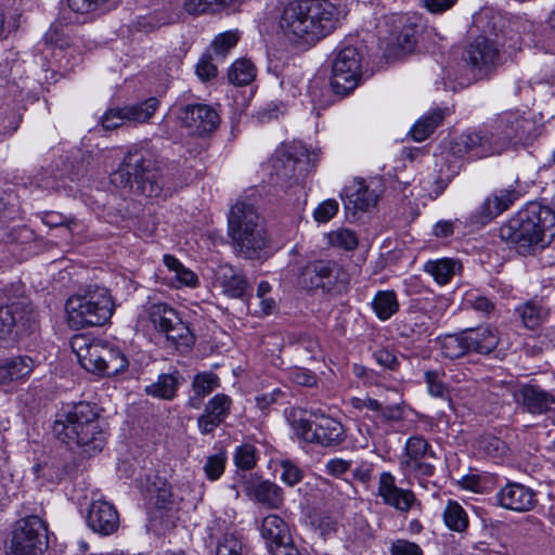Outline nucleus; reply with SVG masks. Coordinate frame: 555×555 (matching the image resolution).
Segmentation results:
<instances>
[{"label": "nucleus", "instance_id": "f257e3e1", "mask_svg": "<svg viewBox=\"0 0 555 555\" xmlns=\"http://www.w3.org/2000/svg\"><path fill=\"white\" fill-rule=\"evenodd\" d=\"M534 122L519 111H505L489 122L468 129L450 143V152L459 157L480 159L500 155L524 145L534 137Z\"/></svg>", "mask_w": 555, "mask_h": 555}, {"label": "nucleus", "instance_id": "f03ea898", "mask_svg": "<svg viewBox=\"0 0 555 555\" xmlns=\"http://www.w3.org/2000/svg\"><path fill=\"white\" fill-rule=\"evenodd\" d=\"M338 21L339 10L332 2L298 0L284 7L279 27L287 40L296 44L311 46L331 34Z\"/></svg>", "mask_w": 555, "mask_h": 555}, {"label": "nucleus", "instance_id": "7ed1b4c3", "mask_svg": "<svg viewBox=\"0 0 555 555\" xmlns=\"http://www.w3.org/2000/svg\"><path fill=\"white\" fill-rule=\"evenodd\" d=\"M555 235V212L539 203H529L500 228V236L521 255L547 245Z\"/></svg>", "mask_w": 555, "mask_h": 555}, {"label": "nucleus", "instance_id": "20e7f679", "mask_svg": "<svg viewBox=\"0 0 555 555\" xmlns=\"http://www.w3.org/2000/svg\"><path fill=\"white\" fill-rule=\"evenodd\" d=\"M98 416L94 404L76 403L57 415L53 433L64 443L81 447L87 453L101 451L106 438L99 425Z\"/></svg>", "mask_w": 555, "mask_h": 555}, {"label": "nucleus", "instance_id": "39448f33", "mask_svg": "<svg viewBox=\"0 0 555 555\" xmlns=\"http://www.w3.org/2000/svg\"><path fill=\"white\" fill-rule=\"evenodd\" d=\"M228 232L235 250L248 259H259L266 254L267 234L263 220L254 206L236 202L228 219Z\"/></svg>", "mask_w": 555, "mask_h": 555}, {"label": "nucleus", "instance_id": "423d86ee", "mask_svg": "<svg viewBox=\"0 0 555 555\" xmlns=\"http://www.w3.org/2000/svg\"><path fill=\"white\" fill-rule=\"evenodd\" d=\"M114 309V301L107 288L88 287L66 300V321L74 330L102 326L109 321Z\"/></svg>", "mask_w": 555, "mask_h": 555}, {"label": "nucleus", "instance_id": "0eeeda50", "mask_svg": "<svg viewBox=\"0 0 555 555\" xmlns=\"http://www.w3.org/2000/svg\"><path fill=\"white\" fill-rule=\"evenodd\" d=\"M109 181L118 189H132L135 183L137 192L146 197H158L163 191L155 160L141 151L128 152Z\"/></svg>", "mask_w": 555, "mask_h": 555}, {"label": "nucleus", "instance_id": "6e6552de", "mask_svg": "<svg viewBox=\"0 0 555 555\" xmlns=\"http://www.w3.org/2000/svg\"><path fill=\"white\" fill-rule=\"evenodd\" d=\"M70 347L79 364L99 376L118 375L125 372L129 364L119 348L86 335L73 336Z\"/></svg>", "mask_w": 555, "mask_h": 555}, {"label": "nucleus", "instance_id": "1a4fd4ad", "mask_svg": "<svg viewBox=\"0 0 555 555\" xmlns=\"http://www.w3.org/2000/svg\"><path fill=\"white\" fill-rule=\"evenodd\" d=\"M138 325L164 336L178 349H188L195 343V335L189 324L181 320L173 307L165 302H150L144 306Z\"/></svg>", "mask_w": 555, "mask_h": 555}, {"label": "nucleus", "instance_id": "9d476101", "mask_svg": "<svg viewBox=\"0 0 555 555\" xmlns=\"http://www.w3.org/2000/svg\"><path fill=\"white\" fill-rule=\"evenodd\" d=\"M362 56L354 47L340 49L332 64L331 88L336 94H348L360 81Z\"/></svg>", "mask_w": 555, "mask_h": 555}, {"label": "nucleus", "instance_id": "9b49d317", "mask_svg": "<svg viewBox=\"0 0 555 555\" xmlns=\"http://www.w3.org/2000/svg\"><path fill=\"white\" fill-rule=\"evenodd\" d=\"M272 166L279 179L297 183L312 170L313 162L305 145L294 143L278 153Z\"/></svg>", "mask_w": 555, "mask_h": 555}, {"label": "nucleus", "instance_id": "f8f14e48", "mask_svg": "<svg viewBox=\"0 0 555 555\" xmlns=\"http://www.w3.org/2000/svg\"><path fill=\"white\" fill-rule=\"evenodd\" d=\"M433 451L422 436L410 437L404 451L400 455L399 467L405 476L429 477L435 473V466L429 462Z\"/></svg>", "mask_w": 555, "mask_h": 555}, {"label": "nucleus", "instance_id": "ddd939ff", "mask_svg": "<svg viewBox=\"0 0 555 555\" xmlns=\"http://www.w3.org/2000/svg\"><path fill=\"white\" fill-rule=\"evenodd\" d=\"M42 528V522L37 516L18 520L12 531L7 555H40Z\"/></svg>", "mask_w": 555, "mask_h": 555}, {"label": "nucleus", "instance_id": "4468645a", "mask_svg": "<svg viewBox=\"0 0 555 555\" xmlns=\"http://www.w3.org/2000/svg\"><path fill=\"white\" fill-rule=\"evenodd\" d=\"M465 61L476 76L486 77L501 64L499 44L493 39L479 36L467 46Z\"/></svg>", "mask_w": 555, "mask_h": 555}, {"label": "nucleus", "instance_id": "2eb2a0df", "mask_svg": "<svg viewBox=\"0 0 555 555\" xmlns=\"http://www.w3.org/2000/svg\"><path fill=\"white\" fill-rule=\"evenodd\" d=\"M36 326V315L31 308L22 302L0 307V338L26 336Z\"/></svg>", "mask_w": 555, "mask_h": 555}, {"label": "nucleus", "instance_id": "dca6fc26", "mask_svg": "<svg viewBox=\"0 0 555 555\" xmlns=\"http://www.w3.org/2000/svg\"><path fill=\"white\" fill-rule=\"evenodd\" d=\"M304 438L324 447H332L345 440V429L340 422L326 415L315 416L312 422L300 421Z\"/></svg>", "mask_w": 555, "mask_h": 555}, {"label": "nucleus", "instance_id": "f3484780", "mask_svg": "<svg viewBox=\"0 0 555 555\" xmlns=\"http://www.w3.org/2000/svg\"><path fill=\"white\" fill-rule=\"evenodd\" d=\"M179 119L191 134L205 135L212 132L219 122L217 112L206 104H191L179 113Z\"/></svg>", "mask_w": 555, "mask_h": 555}, {"label": "nucleus", "instance_id": "a211bd4d", "mask_svg": "<svg viewBox=\"0 0 555 555\" xmlns=\"http://www.w3.org/2000/svg\"><path fill=\"white\" fill-rule=\"evenodd\" d=\"M374 184L373 181L366 183L363 179H354L340 194L345 207L360 211L374 207L379 198V185Z\"/></svg>", "mask_w": 555, "mask_h": 555}, {"label": "nucleus", "instance_id": "6ab92c4d", "mask_svg": "<svg viewBox=\"0 0 555 555\" xmlns=\"http://www.w3.org/2000/svg\"><path fill=\"white\" fill-rule=\"evenodd\" d=\"M232 399L225 393H217L205 404L203 413L197 418L198 430L203 435L212 433L230 415Z\"/></svg>", "mask_w": 555, "mask_h": 555}, {"label": "nucleus", "instance_id": "aec40b11", "mask_svg": "<svg viewBox=\"0 0 555 555\" xmlns=\"http://www.w3.org/2000/svg\"><path fill=\"white\" fill-rule=\"evenodd\" d=\"M500 506L515 512H527L537 504L534 491L518 482H508L495 494Z\"/></svg>", "mask_w": 555, "mask_h": 555}, {"label": "nucleus", "instance_id": "412c9836", "mask_svg": "<svg viewBox=\"0 0 555 555\" xmlns=\"http://www.w3.org/2000/svg\"><path fill=\"white\" fill-rule=\"evenodd\" d=\"M87 522L92 531L109 535L117 530L119 516L113 504L104 500H95L88 509Z\"/></svg>", "mask_w": 555, "mask_h": 555}, {"label": "nucleus", "instance_id": "4be33fe9", "mask_svg": "<svg viewBox=\"0 0 555 555\" xmlns=\"http://www.w3.org/2000/svg\"><path fill=\"white\" fill-rule=\"evenodd\" d=\"M378 494L385 504L403 513L410 511L416 500L411 490L397 487L395 477L388 472L379 476Z\"/></svg>", "mask_w": 555, "mask_h": 555}, {"label": "nucleus", "instance_id": "5701e85b", "mask_svg": "<svg viewBox=\"0 0 555 555\" xmlns=\"http://www.w3.org/2000/svg\"><path fill=\"white\" fill-rule=\"evenodd\" d=\"M260 532L271 553L292 542L287 524L275 514H270L262 519Z\"/></svg>", "mask_w": 555, "mask_h": 555}, {"label": "nucleus", "instance_id": "b1692460", "mask_svg": "<svg viewBox=\"0 0 555 555\" xmlns=\"http://www.w3.org/2000/svg\"><path fill=\"white\" fill-rule=\"evenodd\" d=\"M337 269L334 262L318 260L307 264L299 278V284L305 288H326L333 284L332 275Z\"/></svg>", "mask_w": 555, "mask_h": 555}, {"label": "nucleus", "instance_id": "393cba45", "mask_svg": "<svg viewBox=\"0 0 555 555\" xmlns=\"http://www.w3.org/2000/svg\"><path fill=\"white\" fill-rule=\"evenodd\" d=\"M520 402L531 414H543L555 405V395L535 385H524L519 390Z\"/></svg>", "mask_w": 555, "mask_h": 555}, {"label": "nucleus", "instance_id": "a878e982", "mask_svg": "<svg viewBox=\"0 0 555 555\" xmlns=\"http://www.w3.org/2000/svg\"><path fill=\"white\" fill-rule=\"evenodd\" d=\"M36 362L28 356H16L0 361V384H9L28 378Z\"/></svg>", "mask_w": 555, "mask_h": 555}, {"label": "nucleus", "instance_id": "bb28decb", "mask_svg": "<svg viewBox=\"0 0 555 555\" xmlns=\"http://www.w3.org/2000/svg\"><path fill=\"white\" fill-rule=\"evenodd\" d=\"M469 352L488 354L492 352L499 344V333L494 328L480 326L465 330Z\"/></svg>", "mask_w": 555, "mask_h": 555}, {"label": "nucleus", "instance_id": "cd10ccee", "mask_svg": "<svg viewBox=\"0 0 555 555\" xmlns=\"http://www.w3.org/2000/svg\"><path fill=\"white\" fill-rule=\"evenodd\" d=\"M516 197V192L512 190H500L488 196L479 207L480 221L485 223L496 217L506 210Z\"/></svg>", "mask_w": 555, "mask_h": 555}, {"label": "nucleus", "instance_id": "c85d7f7f", "mask_svg": "<svg viewBox=\"0 0 555 555\" xmlns=\"http://www.w3.org/2000/svg\"><path fill=\"white\" fill-rule=\"evenodd\" d=\"M246 490L253 499L270 508H280L284 503L283 489L272 481L262 480Z\"/></svg>", "mask_w": 555, "mask_h": 555}, {"label": "nucleus", "instance_id": "c756f323", "mask_svg": "<svg viewBox=\"0 0 555 555\" xmlns=\"http://www.w3.org/2000/svg\"><path fill=\"white\" fill-rule=\"evenodd\" d=\"M462 269V264L453 258H439L428 260L423 270L428 273L439 285H446Z\"/></svg>", "mask_w": 555, "mask_h": 555}, {"label": "nucleus", "instance_id": "7c9ffc66", "mask_svg": "<svg viewBox=\"0 0 555 555\" xmlns=\"http://www.w3.org/2000/svg\"><path fill=\"white\" fill-rule=\"evenodd\" d=\"M371 307L375 317L385 322L399 311L400 304L395 291L385 289L375 293L371 300Z\"/></svg>", "mask_w": 555, "mask_h": 555}, {"label": "nucleus", "instance_id": "2f4dec72", "mask_svg": "<svg viewBox=\"0 0 555 555\" xmlns=\"http://www.w3.org/2000/svg\"><path fill=\"white\" fill-rule=\"evenodd\" d=\"M219 377L214 373H199L192 382L193 395L188 400L189 406L198 410L202 406L204 397L211 393L219 387Z\"/></svg>", "mask_w": 555, "mask_h": 555}, {"label": "nucleus", "instance_id": "473e14b6", "mask_svg": "<svg viewBox=\"0 0 555 555\" xmlns=\"http://www.w3.org/2000/svg\"><path fill=\"white\" fill-rule=\"evenodd\" d=\"M440 354L444 359L455 360L469 352L465 331L457 334H446L437 338Z\"/></svg>", "mask_w": 555, "mask_h": 555}, {"label": "nucleus", "instance_id": "72a5a7b5", "mask_svg": "<svg viewBox=\"0 0 555 555\" xmlns=\"http://www.w3.org/2000/svg\"><path fill=\"white\" fill-rule=\"evenodd\" d=\"M165 267L169 272L173 273L170 285L180 288L183 286L195 287L198 284L197 275L184 267L183 263L172 255H165L163 258Z\"/></svg>", "mask_w": 555, "mask_h": 555}, {"label": "nucleus", "instance_id": "f704fd0d", "mask_svg": "<svg viewBox=\"0 0 555 555\" xmlns=\"http://www.w3.org/2000/svg\"><path fill=\"white\" fill-rule=\"evenodd\" d=\"M218 282L222 292L232 298H241L247 291L248 283L232 267H222L218 273Z\"/></svg>", "mask_w": 555, "mask_h": 555}, {"label": "nucleus", "instance_id": "c9c22d12", "mask_svg": "<svg viewBox=\"0 0 555 555\" xmlns=\"http://www.w3.org/2000/svg\"><path fill=\"white\" fill-rule=\"evenodd\" d=\"M444 117V111L437 108L428 112L420 118L411 129V135L414 141L422 142L427 139L434 130L440 125Z\"/></svg>", "mask_w": 555, "mask_h": 555}, {"label": "nucleus", "instance_id": "e433bc0d", "mask_svg": "<svg viewBox=\"0 0 555 555\" xmlns=\"http://www.w3.org/2000/svg\"><path fill=\"white\" fill-rule=\"evenodd\" d=\"M415 30L412 26H404L388 44L387 53L391 57L403 56L414 50Z\"/></svg>", "mask_w": 555, "mask_h": 555}, {"label": "nucleus", "instance_id": "4c0bfd02", "mask_svg": "<svg viewBox=\"0 0 555 555\" xmlns=\"http://www.w3.org/2000/svg\"><path fill=\"white\" fill-rule=\"evenodd\" d=\"M426 314L416 310H408L397 322V331L402 337H411L427 330Z\"/></svg>", "mask_w": 555, "mask_h": 555}, {"label": "nucleus", "instance_id": "58836bf2", "mask_svg": "<svg viewBox=\"0 0 555 555\" xmlns=\"http://www.w3.org/2000/svg\"><path fill=\"white\" fill-rule=\"evenodd\" d=\"M178 384L175 374H160L156 382L145 387V392L154 398L170 400L176 396Z\"/></svg>", "mask_w": 555, "mask_h": 555}, {"label": "nucleus", "instance_id": "ea45409f", "mask_svg": "<svg viewBox=\"0 0 555 555\" xmlns=\"http://www.w3.org/2000/svg\"><path fill=\"white\" fill-rule=\"evenodd\" d=\"M124 107L129 124H143L154 115L158 107V100L150 98L143 102L125 105Z\"/></svg>", "mask_w": 555, "mask_h": 555}, {"label": "nucleus", "instance_id": "a19ab883", "mask_svg": "<svg viewBox=\"0 0 555 555\" xmlns=\"http://www.w3.org/2000/svg\"><path fill=\"white\" fill-rule=\"evenodd\" d=\"M446 526L456 532H463L468 527V516L464 508L453 500H449L443 511Z\"/></svg>", "mask_w": 555, "mask_h": 555}, {"label": "nucleus", "instance_id": "79ce46f5", "mask_svg": "<svg viewBox=\"0 0 555 555\" xmlns=\"http://www.w3.org/2000/svg\"><path fill=\"white\" fill-rule=\"evenodd\" d=\"M228 77L233 85H249L256 77V67L249 60L238 59L229 68Z\"/></svg>", "mask_w": 555, "mask_h": 555}, {"label": "nucleus", "instance_id": "37998d69", "mask_svg": "<svg viewBox=\"0 0 555 555\" xmlns=\"http://www.w3.org/2000/svg\"><path fill=\"white\" fill-rule=\"evenodd\" d=\"M119 3V0H67V5L76 14H90L109 11Z\"/></svg>", "mask_w": 555, "mask_h": 555}, {"label": "nucleus", "instance_id": "c03bdc74", "mask_svg": "<svg viewBox=\"0 0 555 555\" xmlns=\"http://www.w3.org/2000/svg\"><path fill=\"white\" fill-rule=\"evenodd\" d=\"M478 451L493 460H502L508 453L507 444L499 437L486 435L477 441Z\"/></svg>", "mask_w": 555, "mask_h": 555}, {"label": "nucleus", "instance_id": "a18cd8bd", "mask_svg": "<svg viewBox=\"0 0 555 555\" xmlns=\"http://www.w3.org/2000/svg\"><path fill=\"white\" fill-rule=\"evenodd\" d=\"M236 0H184L183 9L192 15L215 12L233 4Z\"/></svg>", "mask_w": 555, "mask_h": 555}, {"label": "nucleus", "instance_id": "49530a36", "mask_svg": "<svg viewBox=\"0 0 555 555\" xmlns=\"http://www.w3.org/2000/svg\"><path fill=\"white\" fill-rule=\"evenodd\" d=\"M522 324L530 330L537 328L545 319V310L533 301H528L517 309Z\"/></svg>", "mask_w": 555, "mask_h": 555}, {"label": "nucleus", "instance_id": "de8ad7c7", "mask_svg": "<svg viewBox=\"0 0 555 555\" xmlns=\"http://www.w3.org/2000/svg\"><path fill=\"white\" fill-rule=\"evenodd\" d=\"M444 372L439 370H428L424 373V380L427 391L435 398H448L449 386L443 382Z\"/></svg>", "mask_w": 555, "mask_h": 555}, {"label": "nucleus", "instance_id": "09e8293b", "mask_svg": "<svg viewBox=\"0 0 555 555\" xmlns=\"http://www.w3.org/2000/svg\"><path fill=\"white\" fill-rule=\"evenodd\" d=\"M326 237L330 245L345 250H353L358 246V236L350 229L333 230L326 234Z\"/></svg>", "mask_w": 555, "mask_h": 555}, {"label": "nucleus", "instance_id": "8fccbe9b", "mask_svg": "<svg viewBox=\"0 0 555 555\" xmlns=\"http://www.w3.org/2000/svg\"><path fill=\"white\" fill-rule=\"evenodd\" d=\"M238 38V33L233 30H228L216 36L211 41V48L215 54L224 57L227 53L237 44Z\"/></svg>", "mask_w": 555, "mask_h": 555}, {"label": "nucleus", "instance_id": "3c124183", "mask_svg": "<svg viewBox=\"0 0 555 555\" xmlns=\"http://www.w3.org/2000/svg\"><path fill=\"white\" fill-rule=\"evenodd\" d=\"M301 82V74L300 72L295 67H288L286 68L285 73L283 74L280 86L282 90L286 92V96L294 99L298 94H300V85Z\"/></svg>", "mask_w": 555, "mask_h": 555}, {"label": "nucleus", "instance_id": "603ef678", "mask_svg": "<svg viewBox=\"0 0 555 555\" xmlns=\"http://www.w3.org/2000/svg\"><path fill=\"white\" fill-rule=\"evenodd\" d=\"M225 462L227 456L223 451L208 456L204 464L206 477L211 481L219 479L224 472Z\"/></svg>", "mask_w": 555, "mask_h": 555}, {"label": "nucleus", "instance_id": "864d4df0", "mask_svg": "<svg viewBox=\"0 0 555 555\" xmlns=\"http://www.w3.org/2000/svg\"><path fill=\"white\" fill-rule=\"evenodd\" d=\"M280 467V479L288 487L298 485L305 476L304 470L289 460L281 461Z\"/></svg>", "mask_w": 555, "mask_h": 555}, {"label": "nucleus", "instance_id": "5fc2aeb1", "mask_svg": "<svg viewBox=\"0 0 555 555\" xmlns=\"http://www.w3.org/2000/svg\"><path fill=\"white\" fill-rule=\"evenodd\" d=\"M339 210V203L334 198H327L321 202L313 210V219L318 223L331 221Z\"/></svg>", "mask_w": 555, "mask_h": 555}, {"label": "nucleus", "instance_id": "6e6d98bb", "mask_svg": "<svg viewBox=\"0 0 555 555\" xmlns=\"http://www.w3.org/2000/svg\"><path fill=\"white\" fill-rule=\"evenodd\" d=\"M183 499L178 495V493L173 492L170 487L164 485L159 488L155 495V504L158 508H179L180 501Z\"/></svg>", "mask_w": 555, "mask_h": 555}, {"label": "nucleus", "instance_id": "4d7b16f0", "mask_svg": "<svg viewBox=\"0 0 555 555\" xmlns=\"http://www.w3.org/2000/svg\"><path fill=\"white\" fill-rule=\"evenodd\" d=\"M127 122V115L124 106L108 108L101 118L102 127L106 130H114Z\"/></svg>", "mask_w": 555, "mask_h": 555}, {"label": "nucleus", "instance_id": "13d9d810", "mask_svg": "<svg viewBox=\"0 0 555 555\" xmlns=\"http://www.w3.org/2000/svg\"><path fill=\"white\" fill-rule=\"evenodd\" d=\"M255 452V447L250 444L238 447L234 455L236 466L242 469H251L256 464Z\"/></svg>", "mask_w": 555, "mask_h": 555}, {"label": "nucleus", "instance_id": "bf43d9fd", "mask_svg": "<svg viewBox=\"0 0 555 555\" xmlns=\"http://www.w3.org/2000/svg\"><path fill=\"white\" fill-rule=\"evenodd\" d=\"M241 551L240 540L232 534H225L217 547V555H241Z\"/></svg>", "mask_w": 555, "mask_h": 555}, {"label": "nucleus", "instance_id": "052dcab7", "mask_svg": "<svg viewBox=\"0 0 555 555\" xmlns=\"http://www.w3.org/2000/svg\"><path fill=\"white\" fill-rule=\"evenodd\" d=\"M428 306V318L434 320H439L447 309L449 308V299L446 297H435L427 302Z\"/></svg>", "mask_w": 555, "mask_h": 555}, {"label": "nucleus", "instance_id": "680f3d73", "mask_svg": "<svg viewBox=\"0 0 555 555\" xmlns=\"http://www.w3.org/2000/svg\"><path fill=\"white\" fill-rule=\"evenodd\" d=\"M289 376L294 383L300 386L311 387L317 384L315 375L306 369L295 367L291 371Z\"/></svg>", "mask_w": 555, "mask_h": 555}, {"label": "nucleus", "instance_id": "e2e57ef3", "mask_svg": "<svg viewBox=\"0 0 555 555\" xmlns=\"http://www.w3.org/2000/svg\"><path fill=\"white\" fill-rule=\"evenodd\" d=\"M375 361L380 365L389 370H397L399 366V360L396 354L388 349H379L374 352Z\"/></svg>", "mask_w": 555, "mask_h": 555}, {"label": "nucleus", "instance_id": "0e129e2a", "mask_svg": "<svg viewBox=\"0 0 555 555\" xmlns=\"http://www.w3.org/2000/svg\"><path fill=\"white\" fill-rule=\"evenodd\" d=\"M196 75L203 81L210 80L217 76V67L208 57H203L196 65Z\"/></svg>", "mask_w": 555, "mask_h": 555}, {"label": "nucleus", "instance_id": "69168bd1", "mask_svg": "<svg viewBox=\"0 0 555 555\" xmlns=\"http://www.w3.org/2000/svg\"><path fill=\"white\" fill-rule=\"evenodd\" d=\"M392 555H422V550L415 543L398 540L391 546Z\"/></svg>", "mask_w": 555, "mask_h": 555}, {"label": "nucleus", "instance_id": "338daca9", "mask_svg": "<svg viewBox=\"0 0 555 555\" xmlns=\"http://www.w3.org/2000/svg\"><path fill=\"white\" fill-rule=\"evenodd\" d=\"M351 463L343 459H331L325 464V472L334 477H340L350 469Z\"/></svg>", "mask_w": 555, "mask_h": 555}, {"label": "nucleus", "instance_id": "774afa93", "mask_svg": "<svg viewBox=\"0 0 555 555\" xmlns=\"http://www.w3.org/2000/svg\"><path fill=\"white\" fill-rule=\"evenodd\" d=\"M380 413V420L385 423L398 422L403 418V409L400 404H392L382 406L378 411Z\"/></svg>", "mask_w": 555, "mask_h": 555}]
</instances>
